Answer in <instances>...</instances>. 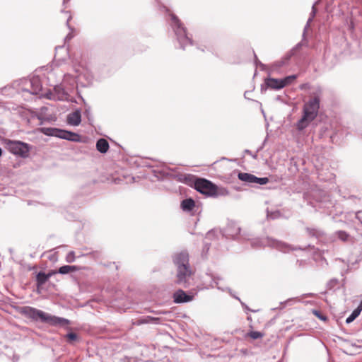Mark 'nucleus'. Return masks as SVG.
I'll use <instances>...</instances> for the list:
<instances>
[{
	"label": "nucleus",
	"mask_w": 362,
	"mask_h": 362,
	"mask_svg": "<svg viewBox=\"0 0 362 362\" xmlns=\"http://www.w3.org/2000/svg\"><path fill=\"white\" fill-rule=\"evenodd\" d=\"M300 47V44L299 43V44H298V45H296V48L297 49V48H298V47Z\"/></svg>",
	"instance_id": "49"
},
{
	"label": "nucleus",
	"mask_w": 362,
	"mask_h": 362,
	"mask_svg": "<svg viewBox=\"0 0 362 362\" xmlns=\"http://www.w3.org/2000/svg\"><path fill=\"white\" fill-rule=\"evenodd\" d=\"M240 232V226L233 221H230L223 230V235L226 238H235Z\"/></svg>",
	"instance_id": "12"
},
{
	"label": "nucleus",
	"mask_w": 362,
	"mask_h": 362,
	"mask_svg": "<svg viewBox=\"0 0 362 362\" xmlns=\"http://www.w3.org/2000/svg\"><path fill=\"white\" fill-rule=\"evenodd\" d=\"M173 262L176 267L175 283L185 288L190 284L194 274L189 262V254L187 251H181L173 257Z\"/></svg>",
	"instance_id": "1"
},
{
	"label": "nucleus",
	"mask_w": 362,
	"mask_h": 362,
	"mask_svg": "<svg viewBox=\"0 0 362 362\" xmlns=\"http://www.w3.org/2000/svg\"><path fill=\"white\" fill-rule=\"evenodd\" d=\"M78 267L75 265H64L59 268L58 272L61 274H66L70 272H76Z\"/></svg>",
	"instance_id": "21"
},
{
	"label": "nucleus",
	"mask_w": 362,
	"mask_h": 362,
	"mask_svg": "<svg viewBox=\"0 0 362 362\" xmlns=\"http://www.w3.org/2000/svg\"><path fill=\"white\" fill-rule=\"evenodd\" d=\"M313 313L315 316H317L320 320H327L326 317H325L323 315H322L320 311L315 310H313Z\"/></svg>",
	"instance_id": "33"
},
{
	"label": "nucleus",
	"mask_w": 362,
	"mask_h": 362,
	"mask_svg": "<svg viewBox=\"0 0 362 362\" xmlns=\"http://www.w3.org/2000/svg\"><path fill=\"white\" fill-rule=\"evenodd\" d=\"M251 245L253 247L257 248L259 247H265L269 246L272 247H274L276 250L282 252H289L293 250H304V248L300 247H293L291 245L285 243L281 241H279L277 240L267 238L264 239L255 238L252 239L251 241Z\"/></svg>",
	"instance_id": "5"
},
{
	"label": "nucleus",
	"mask_w": 362,
	"mask_h": 362,
	"mask_svg": "<svg viewBox=\"0 0 362 362\" xmlns=\"http://www.w3.org/2000/svg\"><path fill=\"white\" fill-rule=\"evenodd\" d=\"M180 206L184 211L190 212L195 207V202L192 198H187L181 202Z\"/></svg>",
	"instance_id": "17"
},
{
	"label": "nucleus",
	"mask_w": 362,
	"mask_h": 362,
	"mask_svg": "<svg viewBox=\"0 0 362 362\" xmlns=\"http://www.w3.org/2000/svg\"><path fill=\"white\" fill-rule=\"evenodd\" d=\"M296 264L298 265L299 267H303L305 264H306V262L305 260H297L296 262Z\"/></svg>",
	"instance_id": "35"
},
{
	"label": "nucleus",
	"mask_w": 362,
	"mask_h": 362,
	"mask_svg": "<svg viewBox=\"0 0 362 362\" xmlns=\"http://www.w3.org/2000/svg\"><path fill=\"white\" fill-rule=\"evenodd\" d=\"M67 93L64 92V90H62V93H60V95L58 96L59 100H64L66 98Z\"/></svg>",
	"instance_id": "34"
},
{
	"label": "nucleus",
	"mask_w": 362,
	"mask_h": 362,
	"mask_svg": "<svg viewBox=\"0 0 362 362\" xmlns=\"http://www.w3.org/2000/svg\"><path fill=\"white\" fill-rule=\"evenodd\" d=\"M57 272H49L45 274L42 272H40L36 276V281L38 286H42L45 282L52 276L53 274H56Z\"/></svg>",
	"instance_id": "18"
},
{
	"label": "nucleus",
	"mask_w": 362,
	"mask_h": 362,
	"mask_svg": "<svg viewBox=\"0 0 362 362\" xmlns=\"http://www.w3.org/2000/svg\"><path fill=\"white\" fill-rule=\"evenodd\" d=\"M269 182V178L268 177H255V183L260 185H266Z\"/></svg>",
	"instance_id": "27"
},
{
	"label": "nucleus",
	"mask_w": 362,
	"mask_h": 362,
	"mask_svg": "<svg viewBox=\"0 0 362 362\" xmlns=\"http://www.w3.org/2000/svg\"><path fill=\"white\" fill-rule=\"evenodd\" d=\"M265 84L267 88L274 90H279L285 87V83L281 79L269 78L265 81Z\"/></svg>",
	"instance_id": "16"
},
{
	"label": "nucleus",
	"mask_w": 362,
	"mask_h": 362,
	"mask_svg": "<svg viewBox=\"0 0 362 362\" xmlns=\"http://www.w3.org/2000/svg\"><path fill=\"white\" fill-rule=\"evenodd\" d=\"M81 122V115L80 110H76L67 116L68 124L74 126H78Z\"/></svg>",
	"instance_id": "15"
},
{
	"label": "nucleus",
	"mask_w": 362,
	"mask_h": 362,
	"mask_svg": "<svg viewBox=\"0 0 362 362\" xmlns=\"http://www.w3.org/2000/svg\"><path fill=\"white\" fill-rule=\"evenodd\" d=\"M297 78L296 75H291L285 77L284 78L281 79L284 83H285V86L291 84L296 78Z\"/></svg>",
	"instance_id": "24"
},
{
	"label": "nucleus",
	"mask_w": 362,
	"mask_h": 362,
	"mask_svg": "<svg viewBox=\"0 0 362 362\" xmlns=\"http://www.w3.org/2000/svg\"><path fill=\"white\" fill-rule=\"evenodd\" d=\"M285 64H286V61L281 60V61L275 62L273 66H274V69H278L281 68V66H283L284 65H285Z\"/></svg>",
	"instance_id": "32"
},
{
	"label": "nucleus",
	"mask_w": 362,
	"mask_h": 362,
	"mask_svg": "<svg viewBox=\"0 0 362 362\" xmlns=\"http://www.w3.org/2000/svg\"><path fill=\"white\" fill-rule=\"evenodd\" d=\"M355 310L358 311V313L360 315L361 312L362 311V300L361 301L357 308L355 309Z\"/></svg>",
	"instance_id": "37"
},
{
	"label": "nucleus",
	"mask_w": 362,
	"mask_h": 362,
	"mask_svg": "<svg viewBox=\"0 0 362 362\" xmlns=\"http://www.w3.org/2000/svg\"><path fill=\"white\" fill-rule=\"evenodd\" d=\"M338 280L337 279H332L327 283V287L329 288H333L335 286L338 284Z\"/></svg>",
	"instance_id": "31"
},
{
	"label": "nucleus",
	"mask_w": 362,
	"mask_h": 362,
	"mask_svg": "<svg viewBox=\"0 0 362 362\" xmlns=\"http://www.w3.org/2000/svg\"><path fill=\"white\" fill-rule=\"evenodd\" d=\"M69 1H70V0H64V1H63V4H64L67 3V2H69Z\"/></svg>",
	"instance_id": "45"
},
{
	"label": "nucleus",
	"mask_w": 362,
	"mask_h": 362,
	"mask_svg": "<svg viewBox=\"0 0 362 362\" xmlns=\"http://www.w3.org/2000/svg\"><path fill=\"white\" fill-rule=\"evenodd\" d=\"M355 310L358 311V313L360 315L361 312L362 311V300L361 301L357 308L355 309Z\"/></svg>",
	"instance_id": "38"
},
{
	"label": "nucleus",
	"mask_w": 362,
	"mask_h": 362,
	"mask_svg": "<svg viewBox=\"0 0 362 362\" xmlns=\"http://www.w3.org/2000/svg\"><path fill=\"white\" fill-rule=\"evenodd\" d=\"M72 37H73V36L71 35V33H69V34L66 36V37H65V40H71V39L72 38Z\"/></svg>",
	"instance_id": "42"
},
{
	"label": "nucleus",
	"mask_w": 362,
	"mask_h": 362,
	"mask_svg": "<svg viewBox=\"0 0 362 362\" xmlns=\"http://www.w3.org/2000/svg\"><path fill=\"white\" fill-rule=\"evenodd\" d=\"M247 335L252 339H257L262 338L264 336V334L259 331H251L247 334Z\"/></svg>",
	"instance_id": "23"
},
{
	"label": "nucleus",
	"mask_w": 362,
	"mask_h": 362,
	"mask_svg": "<svg viewBox=\"0 0 362 362\" xmlns=\"http://www.w3.org/2000/svg\"><path fill=\"white\" fill-rule=\"evenodd\" d=\"M42 132L47 136H55L71 141L77 142L81 141V136L79 134L57 128H42Z\"/></svg>",
	"instance_id": "7"
},
{
	"label": "nucleus",
	"mask_w": 362,
	"mask_h": 362,
	"mask_svg": "<svg viewBox=\"0 0 362 362\" xmlns=\"http://www.w3.org/2000/svg\"><path fill=\"white\" fill-rule=\"evenodd\" d=\"M8 151L13 155L21 156L22 158H27L29 155L30 146L21 141L4 139Z\"/></svg>",
	"instance_id": "6"
},
{
	"label": "nucleus",
	"mask_w": 362,
	"mask_h": 362,
	"mask_svg": "<svg viewBox=\"0 0 362 362\" xmlns=\"http://www.w3.org/2000/svg\"><path fill=\"white\" fill-rule=\"evenodd\" d=\"M355 310L358 311V313L360 315L361 312L362 311V300L361 301L357 308L355 309Z\"/></svg>",
	"instance_id": "36"
},
{
	"label": "nucleus",
	"mask_w": 362,
	"mask_h": 362,
	"mask_svg": "<svg viewBox=\"0 0 362 362\" xmlns=\"http://www.w3.org/2000/svg\"><path fill=\"white\" fill-rule=\"evenodd\" d=\"M315 13H316V10H315V6H313V10H312V12H311V13H310V18H314V16H315Z\"/></svg>",
	"instance_id": "39"
},
{
	"label": "nucleus",
	"mask_w": 362,
	"mask_h": 362,
	"mask_svg": "<svg viewBox=\"0 0 362 362\" xmlns=\"http://www.w3.org/2000/svg\"><path fill=\"white\" fill-rule=\"evenodd\" d=\"M54 90H55L56 91H57L58 90H60V88H59V87H55V88H54Z\"/></svg>",
	"instance_id": "46"
},
{
	"label": "nucleus",
	"mask_w": 362,
	"mask_h": 362,
	"mask_svg": "<svg viewBox=\"0 0 362 362\" xmlns=\"http://www.w3.org/2000/svg\"><path fill=\"white\" fill-rule=\"evenodd\" d=\"M160 173H162L163 175H170L169 173H168L165 172V171H164V170H163L162 171H160Z\"/></svg>",
	"instance_id": "44"
},
{
	"label": "nucleus",
	"mask_w": 362,
	"mask_h": 362,
	"mask_svg": "<svg viewBox=\"0 0 362 362\" xmlns=\"http://www.w3.org/2000/svg\"><path fill=\"white\" fill-rule=\"evenodd\" d=\"M358 311H356L355 310L352 312V313L346 318V322L349 324L352 322L358 315Z\"/></svg>",
	"instance_id": "25"
},
{
	"label": "nucleus",
	"mask_w": 362,
	"mask_h": 362,
	"mask_svg": "<svg viewBox=\"0 0 362 362\" xmlns=\"http://www.w3.org/2000/svg\"><path fill=\"white\" fill-rule=\"evenodd\" d=\"M320 95L317 93L313 98H310L304 104L303 107V116L296 123L298 130H303L317 117L320 109Z\"/></svg>",
	"instance_id": "2"
},
{
	"label": "nucleus",
	"mask_w": 362,
	"mask_h": 362,
	"mask_svg": "<svg viewBox=\"0 0 362 362\" xmlns=\"http://www.w3.org/2000/svg\"><path fill=\"white\" fill-rule=\"evenodd\" d=\"M85 112H86V114H88L89 113V108L86 109Z\"/></svg>",
	"instance_id": "48"
},
{
	"label": "nucleus",
	"mask_w": 362,
	"mask_h": 362,
	"mask_svg": "<svg viewBox=\"0 0 362 362\" xmlns=\"http://www.w3.org/2000/svg\"><path fill=\"white\" fill-rule=\"evenodd\" d=\"M313 19V18H312L310 17L308 18V20L307 21V23H306V25L305 27V30L310 26V23L312 22Z\"/></svg>",
	"instance_id": "40"
},
{
	"label": "nucleus",
	"mask_w": 362,
	"mask_h": 362,
	"mask_svg": "<svg viewBox=\"0 0 362 362\" xmlns=\"http://www.w3.org/2000/svg\"><path fill=\"white\" fill-rule=\"evenodd\" d=\"M211 234H212V233H211V232H209V233H207V236H208V237H209V236H211Z\"/></svg>",
	"instance_id": "47"
},
{
	"label": "nucleus",
	"mask_w": 362,
	"mask_h": 362,
	"mask_svg": "<svg viewBox=\"0 0 362 362\" xmlns=\"http://www.w3.org/2000/svg\"><path fill=\"white\" fill-rule=\"evenodd\" d=\"M337 234V237L342 241H346L348 240L349 235L345 231L339 230Z\"/></svg>",
	"instance_id": "28"
},
{
	"label": "nucleus",
	"mask_w": 362,
	"mask_h": 362,
	"mask_svg": "<svg viewBox=\"0 0 362 362\" xmlns=\"http://www.w3.org/2000/svg\"><path fill=\"white\" fill-rule=\"evenodd\" d=\"M280 216V212L279 211L269 212L267 211V217L271 219H276Z\"/></svg>",
	"instance_id": "30"
},
{
	"label": "nucleus",
	"mask_w": 362,
	"mask_h": 362,
	"mask_svg": "<svg viewBox=\"0 0 362 362\" xmlns=\"http://www.w3.org/2000/svg\"><path fill=\"white\" fill-rule=\"evenodd\" d=\"M206 275L209 276L213 282L214 283V284L216 285V288L218 289V290H221L222 291H228V293H230V295L231 296H233L234 298L238 300L241 304V305L243 306V308L247 310H249V311H252L249 308L248 306L245 303H243V301H241V300L240 299V298H238V296H235L231 289L228 288V287H226V288H223L221 286H219V281L222 280V278L218 276H215L213 274H209V273H206Z\"/></svg>",
	"instance_id": "10"
},
{
	"label": "nucleus",
	"mask_w": 362,
	"mask_h": 362,
	"mask_svg": "<svg viewBox=\"0 0 362 362\" xmlns=\"http://www.w3.org/2000/svg\"><path fill=\"white\" fill-rule=\"evenodd\" d=\"M194 189L203 194L215 196L217 192L216 186L211 181L204 178H197L194 181Z\"/></svg>",
	"instance_id": "9"
},
{
	"label": "nucleus",
	"mask_w": 362,
	"mask_h": 362,
	"mask_svg": "<svg viewBox=\"0 0 362 362\" xmlns=\"http://www.w3.org/2000/svg\"><path fill=\"white\" fill-rule=\"evenodd\" d=\"M1 155H2V150H1V148H0V157L1 156Z\"/></svg>",
	"instance_id": "50"
},
{
	"label": "nucleus",
	"mask_w": 362,
	"mask_h": 362,
	"mask_svg": "<svg viewBox=\"0 0 362 362\" xmlns=\"http://www.w3.org/2000/svg\"><path fill=\"white\" fill-rule=\"evenodd\" d=\"M173 297L175 303H183L192 300L194 296L187 294L183 290L179 289L173 293Z\"/></svg>",
	"instance_id": "14"
},
{
	"label": "nucleus",
	"mask_w": 362,
	"mask_h": 362,
	"mask_svg": "<svg viewBox=\"0 0 362 362\" xmlns=\"http://www.w3.org/2000/svg\"><path fill=\"white\" fill-rule=\"evenodd\" d=\"M158 321H159V318L153 317H151V316H146V317L141 319L137 324L138 325L148 324V323L157 324L158 322Z\"/></svg>",
	"instance_id": "22"
},
{
	"label": "nucleus",
	"mask_w": 362,
	"mask_h": 362,
	"mask_svg": "<svg viewBox=\"0 0 362 362\" xmlns=\"http://www.w3.org/2000/svg\"><path fill=\"white\" fill-rule=\"evenodd\" d=\"M238 177L241 181L248 184L253 185L255 183V177L256 176L247 173H239L238 175Z\"/></svg>",
	"instance_id": "19"
},
{
	"label": "nucleus",
	"mask_w": 362,
	"mask_h": 362,
	"mask_svg": "<svg viewBox=\"0 0 362 362\" xmlns=\"http://www.w3.org/2000/svg\"><path fill=\"white\" fill-rule=\"evenodd\" d=\"M170 26L173 30L180 47L185 49L186 47L192 45V40L187 34L186 28L180 22L179 18L173 13L170 14Z\"/></svg>",
	"instance_id": "4"
},
{
	"label": "nucleus",
	"mask_w": 362,
	"mask_h": 362,
	"mask_svg": "<svg viewBox=\"0 0 362 362\" xmlns=\"http://www.w3.org/2000/svg\"><path fill=\"white\" fill-rule=\"evenodd\" d=\"M110 148L108 141L103 138L99 139L96 142V149L101 153L107 152Z\"/></svg>",
	"instance_id": "20"
},
{
	"label": "nucleus",
	"mask_w": 362,
	"mask_h": 362,
	"mask_svg": "<svg viewBox=\"0 0 362 362\" xmlns=\"http://www.w3.org/2000/svg\"><path fill=\"white\" fill-rule=\"evenodd\" d=\"M66 261L68 263H72L75 261V253L74 251H71L66 255Z\"/></svg>",
	"instance_id": "29"
},
{
	"label": "nucleus",
	"mask_w": 362,
	"mask_h": 362,
	"mask_svg": "<svg viewBox=\"0 0 362 362\" xmlns=\"http://www.w3.org/2000/svg\"><path fill=\"white\" fill-rule=\"evenodd\" d=\"M71 16H69L67 20H66V25L69 28V21L71 20Z\"/></svg>",
	"instance_id": "43"
},
{
	"label": "nucleus",
	"mask_w": 362,
	"mask_h": 362,
	"mask_svg": "<svg viewBox=\"0 0 362 362\" xmlns=\"http://www.w3.org/2000/svg\"><path fill=\"white\" fill-rule=\"evenodd\" d=\"M245 153H247V154L252 156L254 158H256V155L253 156L252 152L250 150H248V149L245 150Z\"/></svg>",
	"instance_id": "41"
},
{
	"label": "nucleus",
	"mask_w": 362,
	"mask_h": 362,
	"mask_svg": "<svg viewBox=\"0 0 362 362\" xmlns=\"http://www.w3.org/2000/svg\"><path fill=\"white\" fill-rule=\"evenodd\" d=\"M28 83L30 84V88L25 89L23 90H26L33 95L38 94L42 90V83L40 79L38 76H33L29 81Z\"/></svg>",
	"instance_id": "13"
},
{
	"label": "nucleus",
	"mask_w": 362,
	"mask_h": 362,
	"mask_svg": "<svg viewBox=\"0 0 362 362\" xmlns=\"http://www.w3.org/2000/svg\"><path fill=\"white\" fill-rule=\"evenodd\" d=\"M22 313L27 317L34 320H40L42 322H46L53 326L66 325L70 323V321L66 318L52 315L32 307L23 308Z\"/></svg>",
	"instance_id": "3"
},
{
	"label": "nucleus",
	"mask_w": 362,
	"mask_h": 362,
	"mask_svg": "<svg viewBox=\"0 0 362 362\" xmlns=\"http://www.w3.org/2000/svg\"><path fill=\"white\" fill-rule=\"evenodd\" d=\"M66 338H67V341L69 343H72L73 341L78 339V336L76 333L70 332L68 333L66 336Z\"/></svg>",
	"instance_id": "26"
},
{
	"label": "nucleus",
	"mask_w": 362,
	"mask_h": 362,
	"mask_svg": "<svg viewBox=\"0 0 362 362\" xmlns=\"http://www.w3.org/2000/svg\"><path fill=\"white\" fill-rule=\"evenodd\" d=\"M71 59L72 69L75 73V75L72 76L70 74H62V76H63L64 81H68L69 78H71V81L74 82L76 78L81 76L86 71V68L82 64L81 60V55L79 54H74L71 57Z\"/></svg>",
	"instance_id": "8"
},
{
	"label": "nucleus",
	"mask_w": 362,
	"mask_h": 362,
	"mask_svg": "<svg viewBox=\"0 0 362 362\" xmlns=\"http://www.w3.org/2000/svg\"><path fill=\"white\" fill-rule=\"evenodd\" d=\"M206 275L209 276L213 282L214 283V284L216 285V288L218 289V290H221L222 291H228V293H230V295L231 296H233L234 298L238 300L241 304V305L243 306V308L247 310H249V311H252L249 308L248 306L245 303H243V301H241V300L240 299V298H238V296H235L231 289L228 288V287H226V288H223L221 286H219V281L222 280V278L218 276H215L213 274H209V273H206Z\"/></svg>",
	"instance_id": "11"
}]
</instances>
